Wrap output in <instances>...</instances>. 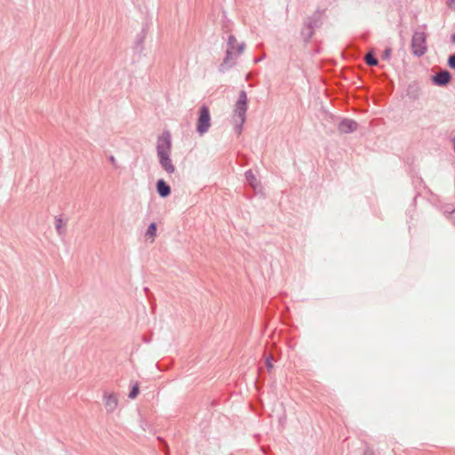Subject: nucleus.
Masks as SVG:
<instances>
[{"instance_id": "nucleus-7", "label": "nucleus", "mask_w": 455, "mask_h": 455, "mask_svg": "<svg viewBox=\"0 0 455 455\" xmlns=\"http://www.w3.org/2000/svg\"><path fill=\"white\" fill-rule=\"evenodd\" d=\"M451 79V75L447 70H442L435 75L432 76L431 80L435 85L445 86Z\"/></svg>"}, {"instance_id": "nucleus-26", "label": "nucleus", "mask_w": 455, "mask_h": 455, "mask_svg": "<svg viewBox=\"0 0 455 455\" xmlns=\"http://www.w3.org/2000/svg\"><path fill=\"white\" fill-rule=\"evenodd\" d=\"M451 141L453 143V148L455 149V138H451Z\"/></svg>"}, {"instance_id": "nucleus-22", "label": "nucleus", "mask_w": 455, "mask_h": 455, "mask_svg": "<svg viewBox=\"0 0 455 455\" xmlns=\"http://www.w3.org/2000/svg\"><path fill=\"white\" fill-rule=\"evenodd\" d=\"M364 455H374V452L371 449H366L364 451Z\"/></svg>"}, {"instance_id": "nucleus-8", "label": "nucleus", "mask_w": 455, "mask_h": 455, "mask_svg": "<svg viewBox=\"0 0 455 455\" xmlns=\"http://www.w3.org/2000/svg\"><path fill=\"white\" fill-rule=\"evenodd\" d=\"M358 128V124L352 119L344 118L340 121L338 125V129L341 133H351L356 131Z\"/></svg>"}, {"instance_id": "nucleus-3", "label": "nucleus", "mask_w": 455, "mask_h": 455, "mask_svg": "<svg viewBox=\"0 0 455 455\" xmlns=\"http://www.w3.org/2000/svg\"><path fill=\"white\" fill-rule=\"evenodd\" d=\"M248 109V98L245 91H240L238 99L235 104L233 120L235 132L240 134L245 122V116Z\"/></svg>"}, {"instance_id": "nucleus-4", "label": "nucleus", "mask_w": 455, "mask_h": 455, "mask_svg": "<svg viewBox=\"0 0 455 455\" xmlns=\"http://www.w3.org/2000/svg\"><path fill=\"white\" fill-rule=\"evenodd\" d=\"M211 127L210 109L206 105L200 107L198 111V118L196 123V132L200 135L206 133Z\"/></svg>"}, {"instance_id": "nucleus-15", "label": "nucleus", "mask_w": 455, "mask_h": 455, "mask_svg": "<svg viewBox=\"0 0 455 455\" xmlns=\"http://www.w3.org/2000/svg\"><path fill=\"white\" fill-rule=\"evenodd\" d=\"M140 393V387H139V384L138 383H135L132 387V389L129 393V398L131 399H135L138 395Z\"/></svg>"}, {"instance_id": "nucleus-2", "label": "nucleus", "mask_w": 455, "mask_h": 455, "mask_svg": "<svg viewBox=\"0 0 455 455\" xmlns=\"http://www.w3.org/2000/svg\"><path fill=\"white\" fill-rule=\"evenodd\" d=\"M245 44H237L235 36L230 35L228 37L226 54L223 61L219 67V71L225 73L236 64V59L244 52Z\"/></svg>"}, {"instance_id": "nucleus-23", "label": "nucleus", "mask_w": 455, "mask_h": 455, "mask_svg": "<svg viewBox=\"0 0 455 455\" xmlns=\"http://www.w3.org/2000/svg\"><path fill=\"white\" fill-rule=\"evenodd\" d=\"M265 57H266V55H265V54H263L262 56H260V57H259V58H256V59L254 60V62H255V63H258V62L261 61L263 59H265Z\"/></svg>"}, {"instance_id": "nucleus-21", "label": "nucleus", "mask_w": 455, "mask_h": 455, "mask_svg": "<svg viewBox=\"0 0 455 455\" xmlns=\"http://www.w3.org/2000/svg\"><path fill=\"white\" fill-rule=\"evenodd\" d=\"M266 366H267L268 371H270L273 368L272 357H267V360H266Z\"/></svg>"}, {"instance_id": "nucleus-19", "label": "nucleus", "mask_w": 455, "mask_h": 455, "mask_svg": "<svg viewBox=\"0 0 455 455\" xmlns=\"http://www.w3.org/2000/svg\"><path fill=\"white\" fill-rule=\"evenodd\" d=\"M390 54H391V49L390 48H387L383 52V55H382V58L384 60H388L389 57H390Z\"/></svg>"}, {"instance_id": "nucleus-24", "label": "nucleus", "mask_w": 455, "mask_h": 455, "mask_svg": "<svg viewBox=\"0 0 455 455\" xmlns=\"http://www.w3.org/2000/svg\"><path fill=\"white\" fill-rule=\"evenodd\" d=\"M454 1H455V0H447V4H448V5L450 6V8H452V7H453L452 5H453V2H454Z\"/></svg>"}, {"instance_id": "nucleus-6", "label": "nucleus", "mask_w": 455, "mask_h": 455, "mask_svg": "<svg viewBox=\"0 0 455 455\" xmlns=\"http://www.w3.org/2000/svg\"><path fill=\"white\" fill-rule=\"evenodd\" d=\"M103 399L107 412H114L118 405V398L116 395L114 393L104 392Z\"/></svg>"}, {"instance_id": "nucleus-9", "label": "nucleus", "mask_w": 455, "mask_h": 455, "mask_svg": "<svg viewBox=\"0 0 455 455\" xmlns=\"http://www.w3.org/2000/svg\"><path fill=\"white\" fill-rule=\"evenodd\" d=\"M306 27L309 28H313L314 30L316 28H319L321 26V16L319 13H314L312 16L310 17H307L305 21H304V24Z\"/></svg>"}, {"instance_id": "nucleus-1", "label": "nucleus", "mask_w": 455, "mask_h": 455, "mask_svg": "<svg viewBox=\"0 0 455 455\" xmlns=\"http://www.w3.org/2000/svg\"><path fill=\"white\" fill-rule=\"evenodd\" d=\"M172 136L170 132H164L158 137L156 142V154L161 167L168 173L175 172L176 168L171 159Z\"/></svg>"}, {"instance_id": "nucleus-20", "label": "nucleus", "mask_w": 455, "mask_h": 455, "mask_svg": "<svg viewBox=\"0 0 455 455\" xmlns=\"http://www.w3.org/2000/svg\"><path fill=\"white\" fill-rule=\"evenodd\" d=\"M108 160H109V162L111 163V164L114 166V168H116V169H117V168H118L117 162H116V158H115V156H110L108 157Z\"/></svg>"}, {"instance_id": "nucleus-12", "label": "nucleus", "mask_w": 455, "mask_h": 455, "mask_svg": "<svg viewBox=\"0 0 455 455\" xmlns=\"http://www.w3.org/2000/svg\"><path fill=\"white\" fill-rule=\"evenodd\" d=\"M245 179H246V181L248 182V184L251 188H253L254 189H256L258 188V184H259L258 180L251 170H248L245 172Z\"/></svg>"}, {"instance_id": "nucleus-13", "label": "nucleus", "mask_w": 455, "mask_h": 455, "mask_svg": "<svg viewBox=\"0 0 455 455\" xmlns=\"http://www.w3.org/2000/svg\"><path fill=\"white\" fill-rule=\"evenodd\" d=\"M314 32H315V30L313 28H309L306 27L305 25H303V28H301L300 35L305 42H308L312 38Z\"/></svg>"}, {"instance_id": "nucleus-18", "label": "nucleus", "mask_w": 455, "mask_h": 455, "mask_svg": "<svg viewBox=\"0 0 455 455\" xmlns=\"http://www.w3.org/2000/svg\"><path fill=\"white\" fill-rule=\"evenodd\" d=\"M448 65L451 69H455V53H452L449 56Z\"/></svg>"}, {"instance_id": "nucleus-17", "label": "nucleus", "mask_w": 455, "mask_h": 455, "mask_svg": "<svg viewBox=\"0 0 455 455\" xmlns=\"http://www.w3.org/2000/svg\"><path fill=\"white\" fill-rule=\"evenodd\" d=\"M455 212V208L452 204H449L447 206H445V208L443 209V214L446 216V217H450Z\"/></svg>"}, {"instance_id": "nucleus-5", "label": "nucleus", "mask_w": 455, "mask_h": 455, "mask_svg": "<svg viewBox=\"0 0 455 455\" xmlns=\"http://www.w3.org/2000/svg\"><path fill=\"white\" fill-rule=\"evenodd\" d=\"M411 51L415 56L420 57L427 52L426 34L424 31L417 30L413 33L411 39Z\"/></svg>"}, {"instance_id": "nucleus-14", "label": "nucleus", "mask_w": 455, "mask_h": 455, "mask_svg": "<svg viewBox=\"0 0 455 455\" xmlns=\"http://www.w3.org/2000/svg\"><path fill=\"white\" fill-rule=\"evenodd\" d=\"M365 62L367 65L373 67L378 65L379 60L371 52H369L365 56Z\"/></svg>"}, {"instance_id": "nucleus-25", "label": "nucleus", "mask_w": 455, "mask_h": 455, "mask_svg": "<svg viewBox=\"0 0 455 455\" xmlns=\"http://www.w3.org/2000/svg\"><path fill=\"white\" fill-rule=\"evenodd\" d=\"M450 39L452 43H455V33H452L450 36Z\"/></svg>"}, {"instance_id": "nucleus-10", "label": "nucleus", "mask_w": 455, "mask_h": 455, "mask_svg": "<svg viewBox=\"0 0 455 455\" xmlns=\"http://www.w3.org/2000/svg\"><path fill=\"white\" fill-rule=\"evenodd\" d=\"M156 191L161 197H167L172 192L171 187L164 180H157Z\"/></svg>"}, {"instance_id": "nucleus-11", "label": "nucleus", "mask_w": 455, "mask_h": 455, "mask_svg": "<svg viewBox=\"0 0 455 455\" xmlns=\"http://www.w3.org/2000/svg\"><path fill=\"white\" fill-rule=\"evenodd\" d=\"M66 225L67 222L60 217L55 218V228L60 236H64L66 235Z\"/></svg>"}, {"instance_id": "nucleus-16", "label": "nucleus", "mask_w": 455, "mask_h": 455, "mask_svg": "<svg viewBox=\"0 0 455 455\" xmlns=\"http://www.w3.org/2000/svg\"><path fill=\"white\" fill-rule=\"evenodd\" d=\"M156 234V223H151L147 229V235L150 237H155Z\"/></svg>"}]
</instances>
